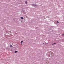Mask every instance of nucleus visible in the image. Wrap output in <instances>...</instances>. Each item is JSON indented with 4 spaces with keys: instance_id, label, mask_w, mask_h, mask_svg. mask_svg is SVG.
Returning <instances> with one entry per match:
<instances>
[{
    "instance_id": "nucleus-10",
    "label": "nucleus",
    "mask_w": 64,
    "mask_h": 64,
    "mask_svg": "<svg viewBox=\"0 0 64 64\" xmlns=\"http://www.w3.org/2000/svg\"><path fill=\"white\" fill-rule=\"evenodd\" d=\"M21 45H22V44L21 43Z\"/></svg>"
},
{
    "instance_id": "nucleus-5",
    "label": "nucleus",
    "mask_w": 64,
    "mask_h": 64,
    "mask_svg": "<svg viewBox=\"0 0 64 64\" xmlns=\"http://www.w3.org/2000/svg\"><path fill=\"white\" fill-rule=\"evenodd\" d=\"M17 52H18V51H15V52H14V53H17Z\"/></svg>"
},
{
    "instance_id": "nucleus-2",
    "label": "nucleus",
    "mask_w": 64,
    "mask_h": 64,
    "mask_svg": "<svg viewBox=\"0 0 64 64\" xmlns=\"http://www.w3.org/2000/svg\"><path fill=\"white\" fill-rule=\"evenodd\" d=\"M27 1H26L25 2V3L26 4H27Z\"/></svg>"
},
{
    "instance_id": "nucleus-4",
    "label": "nucleus",
    "mask_w": 64,
    "mask_h": 64,
    "mask_svg": "<svg viewBox=\"0 0 64 64\" xmlns=\"http://www.w3.org/2000/svg\"><path fill=\"white\" fill-rule=\"evenodd\" d=\"M10 47H12V46L11 44H10Z\"/></svg>"
},
{
    "instance_id": "nucleus-8",
    "label": "nucleus",
    "mask_w": 64,
    "mask_h": 64,
    "mask_svg": "<svg viewBox=\"0 0 64 64\" xmlns=\"http://www.w3.org/2000/svg\"><path fill=\"white\" fill-rule=\"evenodd\" d=\"M57 22V23H59V22L58 21V22Z\"/></svg>"
},
{
    "instance_id": "nucleus-12",
    "label": "nucleus",
    "mask_w": 64,
    "mask_h": 64,
    "mask_svg": "<svg viewBox=\"0 0 64 64\" xmlns=\"http://www.w3.org/2000/svg\"><path fill=\"white\" fill-rule=\"evenodd\" d=\"M43 44H44V43H43Z\"/></svg>"
},
{
    "instance_id": "nucleus-9",
    "label": "nucleus",
    "mask_w": 64,
    "mask_h": 64,
    "mask_svg": "<svg viewBox=\"0 0 64 64\" xmlns=\"http://www.w3.org/2000/svg\"><path fill=\"white\" fill-rule=\"evenodd\" d=\"M21 42H22H22H23V41H21Z\"/></svg>"
},
{
    "instance_id": "nucleus-1",
    "label": "nucleus",
    "mask_w": 64,
    "mask_h": 64,
    "mask_svg": "<svg viewBox=\"0 0 64 64\" xmlns=\"http://www.w3.org/2000/svg\"><path fill=\"white\" fill-rule=\"evenodd\" d=\"M32 6L33 7H37V5L35 4H33L32 5Z\"/></svg>"
},
{
    "instance_id": "nucleus-3",
    "label": "nucleus",
    "mask_w": 64,
    "mask_h": 64,
    "mask_svg": "<svg viewBox=\"0 0 64 64\" xmlns=\"http://www.w3.org/2000/svg\"><path fill=\"white\" fill-rule=\"evenodd\" d=\"M20 18L21 19H23V18L22 17H21V18Z\"/></svg>"
},
{
    "instance_id": "nucleus-6",
    "label": "nucleus",
    "mask_w": 64,
    "mask_h": 64,
    "mask_svg": "<svg viewBox=\"0 0 64 64\" xmlns=\"http://www.w3.org/2000/svg\"><path fill=\"white\" fill-rule=\"evenodd\" d=\"M54 44H56V43H54L52 44V45H54Z\"/></svg>"
},
{
    "instance_id": "nucleus-11",
    "label": "nucleus",
    "mask_w": 64,
    "mask_h": 64,
    "mask_svg": "<svg viewBox=\"0 0 64 64\" xmlns=\"http://www.w3.org/2000/svg\"><path fill=\"white\" fill-rule=\"evenodd\" d=\"M21 43H22V42H21Z\"/></svg>"
},
{
    "instance_id": "nucleus-7",
    "label": "nucleus",
    "mask_w": 64,
    "mask_h": 64,
    "mask_svg": "<svg viewBox=\"0 0 64 64\" xmlns=\"http://www.w3.org/2000/svg\"><path fill=\"white\" fill-rule=\"evenodd\" d=\"M62 35H63V36H64V34H62Z\"/></svg>"
}]
</instances>
